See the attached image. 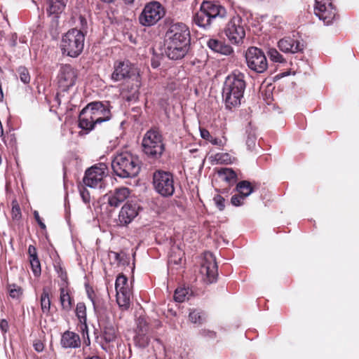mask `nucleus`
<instances>
[{
	"label": "nucleus",
	"instance_id": "f257e3e1",
	"mask_svg": "<svg viewBox=\"0 0 359 359\" xmlns=\"http://www.w3.org/2000/svg\"><path fill=\"white\" fill-rule=\"evenodd\" d=\"M111 116V113L108 102H91L80 112L79 126L88 133L95 128L96 125L109 121Z\"/></svg>",
	"mask_w": 359,
	"mask_h": 359
},
{
	"label": "nucleus",
	"instance_id": "f03ea898",
	"mask_svg": "<svg viewBox=\"0 0 359 359\" xmlns=\"http://www.w3.org/2000/svg\"><path fill=\"white\" fill-rule=\"evenodd\" d=\"M245 75L240 72H233L228 76L222 89V97L226 107L229 109L241 105V99L245 88Z\"/></svg>",
	"mask_w": 359,
	"mask_h": 359
},
{
	"label": "nucleus",
	"instance_id": "7ed1b4c3",
	"mask_svg": "<svg viewBox=\"0 0 359 359\" xmlns=\"http://www.w3.org/2000/svg\"><path fill=\"white\" fill-rule=\"evenodd\" d=\"M111 168L121 178L134 177L140 172V161L137 156L130 151H118L112 158Z\"/></svg>",
	"mask_w": 359,
	"mask_h": 359
},
{
	"label": "nucleus",
	"instance_id": "20e7f679",
	"mask_svg": "<svg viewBox=\"0 0 359 359\" xmlns=\"http://www.w3.org/2000/svg\"><path fill=\"white\" fill-rule=\"evenodd\" d=\"M85 34L77 29H71L65 33L60 42L63 55L76 57L81 55L84 48Z\"/></svg>",
	"mask_w": 359,
	"mask_h": 359
},
{
	"label": "nucleus",
	"instance_id": "39448f33",
	"mask_svg": "<svg viewBox=\"0 0 359 359\" xmlns=\"http://www.w3.org/2000/svg\"><path fill=\"white\" fill-rule=\"evenodd\" d=\"M142 151L148 158L156 160L165 151L163 137L157 128H151L144 134L142 142Z\"/></svg>",
	"mask_w": 359,
	"mask_h": 359
},
{
	"label": "nucleus",
	"instance_id": "423d86ee",
	"mask_svg": "<svg viewBox=\"0 0 359 359\" xmlns=\"http://www.w3.org/2000/svg\"><path fill=\"white\" fill-rule=\"evenodd\" d=\"M165 14L164 7L158 1L147 4L139 15L140 23L145 27L156 25Z\"/></svg>",
	"mask_w": 359,
	"mask_h": 359
},
{
	"label": "nucleus",
	"instance_id": "0eeeda50",
	"mask_svg": "<svg viewBox=\"0 0 359 359\" xmlns=\"http://www.w3.org/2000/svg\"><path fill=\"white\" fill-rule=\"evenodd\" d=\"M153 184L156 191L162 196H171L175 192L174 177L170 172L156 171L153 175Z\"/></svg>",
	"mask_w": 359,
	"mask_h": 359
},
{
	"label": "nucleus",
	"instance_id": "6e6552de",
	"mask_svg": "<svg viewBox=\"0 0 359 359\" xmlns=\"http://www.w3.org/2000/svg\"><path fill=\"white\" fill-rule=\"evenodd\" d=\"M224 34L233 44H241L245 36L243 20L239 15H233L226 25Z\"/></svg>",
	"mask_w": 359,
	"mask_h": 359
},
{
	"label": "nucleus",
	"instance_id": "1a4fd4ad",
	"mask_svg": "<svg viewBox=\"0 0 359 359\" xmlns=\"http://www.w3.org/2000/svg\"><path fill=\"white\" fill-rule=\"evenodd\" d=\"M248 67L256 73H263L268 68V62L263 50L257 47H250L245 53Z\"/></svg>",
	"mask_w": 359,
	"mask_h": 359
},
{
	"label": "nucleus",
	"instance_id": "9d476101",
	"mask_svg": "<svg viewBox=\"0 0 359 359\" xmlns=\"http://www.w3.org/2000/svg\"><path fill=\"white\" fill-rule=\"evenodd\" d=\"M314 13L325 25L331 24L339 18L332 0H316Z\"/></svg>",
	"mask_w": 359,
	"mask_h": 359
},
{
	"label": "nucleus",
	"instance_id": "9b49d317",
	"mask_svg": "<svg viewBox=\"0 0 359 359\" xmlns=\"http://www.w3.org/2000/svg\"><path fill=\"white\" fill-rule=\"evenodd\" d=\"M111 79L117 82L130 79L137 74L135 66L128 60H118L114 62Z\"/></svg>",
	"mask_w": 359,
	"mask_h": 359
},
{
	"label": "nucleus",
	"instance_id": "f8f14e48",
	"mask_svg": "<svg viewBox=\"0 0 359 359\" xmlns=\"http://www.w3.org/2000/svg\"><path fill=\"white\" fill-rule=\"evenodd\" d=\"M189 27L183 22L171 24L165 34L164 41H190Z\"/></svg>",
	"mask_w": 359,
	"mask_h": 359
},
{
	"label": "nucleus",
	"instance_id": "ddd939ff",
	"mask_svg": "<svg viewBox=\"0 0 359 359\" xmlns=\"http://www.w3.org/2000/svg\"><path fill=\"white\" fill-rule=\"evenodd\" d=\"M77 70L72 65L66 64L60 67L57 79L59 88L66 92L75 85L77 79Z\"/></svg>",
	"mask_w": 359,
	"mask_h": 359
},
{
	"label": "nucleus",
	"instance_id": "4468645a",
	"mask_svg": "<svg viewBox=\"0 0 359 359\" xmlns=\"http://www.w3.org/2000/svg\"><path fill=\"white\" fill-rule=\"evenodd\" d=\"M106 168V166L103 164L94 165L88 168L86 171L83 179L84 184L90 188H101L102 180L105 176Z\"/></svg>",
	"mask_w": 359,
	"mask_h": 359
},
{
	"label": "nucleus",
	"instance_id": "2eb2a0df",
	"mask_svg": "<svg viewBox=\"0 0 359 359\" xmlns=\"http://www.w3.org/2000/svg\"><path fill=\"white\" fill-rule=\"evenodd\" d=\"M165 52L170 60H181L187 54L190 41H164Z\"/></svg>",
	"mask_w": 359,
	"mask_h": 359
},
{
	"label": "nucleus",
	"instance_id": "dca6fc26",
	"mask_svg": "<svg viewBox=\"0 0 359 359\" xmlns=\"http://www.w3.org/2000/svg\"><path fill=\"white\" fill-rule=\"evenodd\" d=\"M140 206L132 202L125 203L119 211L115 222L118 226H127L138 215Z\"/></svg>",
	"mask_w": 359,
	"mask_h": 359
},
{
	"label": "nucleus",
	"instance_id": "f3484780",
	"mask_svg": "<svg viewBox=\"0 0 359 359\" xmlns=\"http://www.w3.org/2000/svg\"><path fill=\"white\" fill-rule=\"evenodd\" d=\"M200 273L203 276V280L208 284L217 280L218 276L217 264L212 254L205 257L201 266Z\"/></svg>",
	"mask_w": 359,
	"mask_h": 359
},
{
	"label": "nucleus",
	"instance_id": "a211bd4d",
	"mask_svg": "<svg viewBox=\"0 0 359 359\" xmlns=\"http://www.w3.org/2000/svg\"><path fill=\"white\" fill-rule=\"evenodd\" d=\"M201 5L212 21L217 18L224 19L227 17L226 9L219 2L203 1Z\"/></svg>",
	"mask_w": 359,
	"mask_h": 359
},
{
	"label": "nucleus",
	"instance_id": "6ab92c4d",
	"mask_svg": "<svg viewBox=\"0 0 359 359\" xmlns=\"http://www.w3.org/2000/svg\"><path fill=\"white\" fill-rule=\"evenodd\" d=\"M130 194V189L127 187L116 188L106 195L107 203L110 207L117 208L129 197Z\"/></svg>",
	"mask_w": 359,
	"mask_h": 359
},
{
	"label": "nucleus",
	"instance_id": "aec40b11",
	"mask_svg": "<svg viewBox=\"0 0 359 359\" xmlns=\"http://www.w3.org/2000/svg\"><path fill=\"white\" fill-rule=\"evenodd\" d=\"M278 46L282 52L285 53H296L303 50V45L298 40L290 36L279 40Z\"/></svg>",
	"mask_w": 359,
	"mask_h": 359
},
{
	"label": "nucleus",
	"instance_id": "412c9836",
	"mask_svg": "<svg viewBox=\"0 0 359 359\" xmlns=\"http://www.w3.org/2000/svg\"><path fill=\"white\" fill-rule=\"evenodd\" d=\"M60 344L64 348H76L81 346V339L78 334L67 330L62 334Z\"/></svg>",
	"mask_w": 359,
	"mask_h": 359
},
{
	"label": "nucleus",
	"instance_id": "4be33fe9",
	"mask_svg": "<svg viewBox=\"0 0 359 359\" xmlns=\"http://www.w3.org/2000/svg\"><path fill=\"white\" fill-rule=\"evenodd\" d=\"M207 46L214 52L219 53L222 55H230L233 53V48L230 45L218 39H209L207 42Z\"/></svg>",
	"mask_w": 359,
	"mask_h": 359
},
{
	"label": "nucleus",
	"instance_id": "5701e85b",
	"mask_svg": "<svg viewBox=\"0 0 359 359\" xmlns=\"http://www.w3.org/2000/svg\"><path fill=\"white\" fill-rule=\"evenodd\" d=\"M51 297L52 292L51 289L48 287H44L42 290V292L40 295L39 301L41 305V309L43 314L46 316L52 315L50 311L51 309Z\"/></svg>",
	"mask_w": 359,
	"mask_h": 359
},
{
	"label": "nucleus",
	"instance_id": "b1692460",
	"mask_svg": "<svg viewBox=\"0 0 359 359\" xmlns=\"http://www.w3.org/2000/svg\"><path fill=\"white\" fill-rule=\"evenodd\" d=\"M192 21L198 27L208 29L212 23V20L201 5L199 11L194 14Z\"/></svg>",
	"mask_w": 359,
	"mask_h": 359
},
{
	"label": "nucleus",
	"instance_id": "393cba45",
	"mask_svg": "<svg viewBox=\"0 0 359 359\" xmlns=\"http://www.w3.org/2000/svg\"><path fill=\"white\" fill-rule=\"evenodd\" d=\"M60 302L62 310L67 312L72 310L74 300L70 294L69 289L67 286L60 288Z\"/></svg>",
	"mask_w": 359,
	"mask_h": 359
},
{
	"label": "nucleus",
	"instance_id": "a878e982",
	"mask_svg": "<svg viewBox=\"0 0 359 359\" xmlns=\"http://www.w3.org/2000/svg\"><path fill=\"white\" fill-rule=\"evenodd\" d=\"M132 296L131 288L116 292L117 304L123 310H127L130 307Z\"/></svg>",
	"mask_w": 359,
	"mask_h": 359
},
{
	"label": "nucleus",
	"instance_id": "bb28decb",
	"mask_svg": "<svg viewBox=\"0 0 359 359\" xmlns=\"http://www.w3.org/2000/svg\"><path fill=\"white\" fill-rule=\"evenodd\" d=\"M67 0H47V13L50 15H58L61 13L66 6Z\"/></svg>",
	"mask_w": 359,
	"mask_h": 359
},
{
	"label": "nucleus",
	"instance_id": "cd10ccee",
	"mask_svg": "<svg viewBox=\"0 0 359 359\" xmlns=\"http://www.w3.org/2000/svg\"><path fill=\"white\" fill-rule=\"evenodd\" d=\"M75 313L79 320L82 332L84 333L85 330H86V333L88 334L86 304L83 302H78L76 306Z\"/></svg>",
	"mask_w": 359,
	"mask_h": 359
},
{
	"label": "nucleus",
	"instance_id": "c85d7f7f",
	"mask_svg": "<svg viewBox=\"0 0 359 359\" xmlns=\"http://www.w3.org/2000/svg\"><path fill=\"white\" fill-rule=\"evenodd\" d=\"M217 175L229 186L233 185L237 180V174L232 168H222L217 170Z\"/></svg>",
	"mask_w": 359,
	"mask_h": 359
},
{
	"label": "nucleus",
	"instance_id": "c756f323",
	"mask_svg": "<svg viewBox=\"0 0 359 359\" xmlns=\"http://www.w3.org/2000/svg\"><path fill=\"white\" fill-rule=\"evenodd\" d=\"M255 189V183L250 182L248 180H242L237 183L235 191L247 198Z\"/></svg>",
	"mask_w": 359,
	"mask_h": 359
},
{
	"label": "nucleus",
	"instance_id": "7c9ffc66",
	"mask_svg": "<svg viewBox=\"0 0 359 359\" xmlns=\"http://www.w3.org/2000/svg\"><path fill=\"white\" fill-rule=\"evenodd\" d=\"M201 136L203 139L210 142L212 144L223 147L224 142L221 139L214 137L210 133V132L205 128H200Z\"/></svg>",
	"mask_w": 359,
	"mask_h": 359
},
{
	"label": "nucleus",
	"instance_id": "2f4dec72",
	"mask_svg": "<svg viewBox=\"0 0 359 359\" xmlns=\"http://www.w3.org/2000/svg\"><path fill=\"white\" fill-rule=\"evenodd\" d=\"M189 318L192 323L200 325L205 320V313L201 310L193 309L189 312Z\"/></svg>",
	"mask_w": 359,
	"mask_h": 359
},
{
	"label": "nucleus",
	"instance_id": "473e14b6",
	"mask_svg": "<svg viewBox=\"0 0 359 359\" xmlns=\"http://www.w3.org/2000/svg\"><path fill=\"white\" fill-rule=\"evenodd\" d=\"M7 289L10 297L13 299H18L22 295V288L15 283H8Z\"/></svg>",
	"mask_w": 359,
	"mask_h": 359
},
{
	"label": "nucleus",
	"instance_id": "72a5a7b5",
	"mask_svg": "<svg viewBox=\"0 0 359 359\" xmlns=\"http://www.w3.org/2000/svg\"><path fill=\"white\" fill-rule=\"evenodd\" d=\"M146 332H136L134 337V341L137 346L140 348H145L149 345V338Z\"/></svg>",
	"mask_w": 359,
	"mask_h": 359
},
{
	"label": "nucleus",
	"instance_id": "f704fd0d",
	"mask_svg": "<svg viewBox=\"0 0 359 359\" xmlns=\"http://www.w3.org/2000/svg\"><path fill=\"white\" fill-rule=\"evenodd\" d=\"M130 288L128 285V278L123 273L119 274L116 279L115 289L116 291H121Z\"/></svg>",
	"mask_w": 359,
	"mask_h": 359
},
{
	"label": "nucleus",
	"instance_id": "c9c22d12",
	"mask_svg": "<svg viewBox=\"0 0 359 359\" xmlns=\"http://www.w3.org/2000/svg\"><path fill=\"white\" fill-rule=\"evenodd\" d=\"M189 287H177L174 294V299L178 302H183L187 299L189 294Z\"/></svg>",
	"mask_w": 359,
	"mask_h": 359
},
{
	"label": "nucleus",
	"instance_id": "e433bc0d",
	"mask_svg": "<svg viewBox=\"0 0 359 359\" xmlns=\"http://www.w3.org/2000/svg\"><path fill=\"white\" fill-rule=\"evenodd\" d=\"M267 55L272 62L279 63L285 62V60L283 56L276 48H269L267 51Z\"/></svg>",
	"mask_w": 359,
	"mask_h": 359
},
{
	"label": "nucleus",
	"instance_id": "4c0bfd02",
	"mask_svg": "<svg viewBox=\"0 0 359 359\" xmlns=\"http://www.w3.org/2000/svg\"><path fill=\"white\" fill-rule=\"evenodd\" d=\"M116 338V330L112 326L105 327L103 331V339L107 343L114 341Z\"/></svg>",
	"mask_w": 359,
	"mask_h": 359
},
{
	"label": "nucleus",
	"instance_id": "58836bf2",
	"mask_svg": "<svg viewBox=\"0 0 359 359\" xmlns=\"http://www.w3.org/2000/svg\"><path fill=\"white\" fill-rule=\"evenodd\" d=\"M54 268L57 273L58 277L61 279L63 283H67L68 276L66 270L62 266L60 262H56L54 264Z\"/></svg>",
	"mask_w": 359,
	"mask_h": 359
},
{
	"label": "nucleus",
	"instance_id": "ea45409f",
	"mask_svg": "<svg viewBox=\"0 0 359 359\" xmlns=\"http://www.w3.org/2000/svg\"><path fill=\"white\" fill-rule=\"evenodd\" d=\"M149 326L148 323L145 318L140 317L137 320L136 332H146L148 333Z\"/></svg>",
	"mask_w": 359,
	"mask_h": 359
},
{
	"label": "nucleus",
	"instance_id": "a19ab883",
	"mask_svg": "<svg viewBox=\"0 0 359 359\" xmlns=\"http://www.w3.org/2000/svg\"><path fill=\"white\" fill-rule=\"evenodd\" d=\"M11 216L13 219L20 220L22 217L20 207L16 200L12 201Z\"/></svg>",
	"mask_w": 359,
	"mask_h": 359
},
{
	"label": "nucleus",
	"instance_id": "79ce46f5",
	"mask_svg": "<svg viewBox=\"0 0 359 359\" xmlns=\"http://www.w3.org/2000/svg\"><path fill=\"white\" fill-rule=\"evenodd\" d=\"M20 74V79L24 83H29L30 81V76L28 70L25 67H20L18 70Z\"/></svg>",
	"mask_w": 359,
	"mask_h": 359
},
{
	"label": "nucleus",
	"instance_id": "37998d69",
	"mask_svg": "<svg viewBox=\"0 0 359 359\" xmlns=\"http://www.w3.org/2000/svg\"><path fill=\"white\" fill-rule=\"evenodd\" d=\"M32 271L35 276L41 274V269L39 259H34L29 260Z\"/></svg>",
	"mask_w": 359,
	"mask_h": 359
},
{
	"label": "nucleus",
	"instance_id": "c03bdc74",
	"mask_svg": "<svg viewBox=\"0 0 359 359\" xmlns=\"http://www.w3.org/2000/svg\"><path fill=\"white\" fill-rule=\"evenodd\" d=\"M245 197L238 193L232 196L231 198V203L234 206L242 205L245 200Z\"/></svg>",
	"mask_w": 359,
	"mask_h": 359
},
{
	"label": "nucleus",
	"instance_id": "a18cd8bd",
	"mask_svg": "<svg viewBox=\"0 0 359 359\" xmlns=\"http://www.w3.org/2000/svg\"><path fill=\"white\" fill-rule=\"evenodd\" d=\"M215 205L219 210H223L225 208V199L220 194L215 195L213 198Z\"/></svg>",
	"mask_w": 359,
	"mask_h": 359
},
{
	"label": "nucleus",
	"instance_id": "49530a36",
	"mask_svg": "<svg viewBox=\"0 0 359 359\" xmlns=\"http://www.w3.org/2000/svg\"><path fill=\"white\" fill-rule=\"evenodd\" d=\"M33 215H34V217L36 220V222H37V224H39L40 229L42 230V231H46V226L45 224V223L43 222V219L40 217L39 215V213L37 210H34L33 212Z\"/></svg>",
	"mask_w": 359,
	"mask_h": 359
},
{
	"label": "nucleus",
	"instance_id": "de8ad7c7",
	"mask_svg": "<svg viewBox=\"0 0 359 359\" xmlns=\"http://www.w3.org/2000/svg\"><path fill=\"white\" fill-rule=\"evenodd\" d=\"M256 139L257 137L254 133H248V137L246 140V144L250 149L255 146Z\"/></svg>",
	"mask_w": 359,
	"mask_h": 359
},
{
	"label": "nucleus",
	"instance_id": "09e8293b",
	"mask_svg": "<svg viewBox=\"0 0 359 359\" xmlns=\"http://www.w3.org/2000/svg\"><path fill=\"white\" fill-rule=\"evenodd\" d=\"M216 160L221 163H228L230 161V156L229 154H217L215 156Z\"/></svg>",
	"mask_w": 359,
	"mask_h": 359
},
{
	"label": "nucleus",
	"instance_id": "8fccbe9b",
	"mask_svg": "<svg viewBox=\"0 0 359 359\" xmlns=\"http://www.w3.org/2000/svg\"><path fill=\"white\" fill-rule=\"evenodd\" d=\"M27 253L29 256V260L39 258L37 250L36 247L32 245H29Z\"/></svg>",
	"mask_w": 359,
	"mask_h": 359
},
{
	"label": "nucleus",
	"instance_id": "3c124183",
	"mask_svg": "<svg viewBox=\"0 0 359 359\" xmlns=\"http://www.w3.org/2000/svg\"><path fill=\"white\" fill-rule=\"evenodd\" d=\"M80 194L82 198V200L85 203H89L90 201V196L88 191L84 188L82 187V189H80Z\"/></svg>",
	"mask_w": 359,
	"mask_h": 359
},
{
	"label": "nucleus",
	"instance_id": "603ef678",
	"mask_svg": "<svg viewBox=\"0 0 359 359\" xmlns=\"http://www.w3.org/2000/svg\"><path fill=\"white\" fill-rule=\"evenodd\" d=\"M86 292L88 298L91 300L93 305L95 306L96 302V294L94 290L93 289V287L88 286L86 287Z\"/></svg>",
	"mask_w": 359,
	"mask_h": 359
},
{
	"label": "nucleus",
	"instance_id": "864d4df0",
	"mask_svg": "<svg viewBox=\"0 0 359 359\" xmlns=\"http://www.w3.org/2000/svg\"><path fill=\"white\" fill-rule=\"evenodd\" d=\"M201 334L204 337L210 339L215 338L217 335L215 332L206 329L202 330L201 331Z\"/></svg>",
	"mask_w": 359,
	"mask_h": 359
},
{
	"label": "nucleus",
	"instance_id": "5fc2aeb1",
	"mask_svg": "<svg viewBox=\"0 0 359 359\" xmlns=\"http://www.w3.org/2000/svg\"><path fill=\"white\" fill-rule=\"evenodd\" d=\"M33 346H34V350L39 353L42 352L44 349V344L39 339L35 340L34 341Z\"/></svg>",
	"mask_w": 359,
	"mask_h": 359
},
{
	"label": "nucleus",
	"instance_id": "6e6d98bb",
	"mask_svg": "<svg viewBox=\"0 0 359 359\" xmlns=\"http://www.w3.org/2000/svg\"><path fill=\"white\" fill-rule=\"evenodd\" d=\"M114 256V258H115V260L117 262V264H124V255H121L120 253H118V252H112Z\"/></svg>",
	"mask_w": 359,
	"mask_h": 359
},
{
	"label": "nucleus",
	"instance_id": "4d7b16f0",
	"mask_svg": "<svg viewBox=\"0 0 359 359\" xmlns=\"http://www.w3.org/2000/svg\"><path fill=\"white\" fill-rule=\"evenodd\" d=\"M8 327V323L6 320H1L0 322V328L2 331L6 332Z\"/></svg>",
	"mask_w": 359,
	"mask_h": 359
},
{
	"label": "nucleus",
	"instance_id": "13d9d810",
	"mask_svg": "<svg viewBox=\"0 0 359 359\" xmlns=\"http://www.w3.org/2000/svg\"><path fill=\"white\" fill-rule=\"evenodd\" d=\"M159 65H160V63H159V62H158V61L155 60H153L151 61V67H152L153 68H157Z\"/></svg>",
	"mask_w": 359,
	"mask_h": 359
},
{
	"label": "nucleus",
	"instance_id": "bf43d9fd",
	"mask_svg": "<svg viewBox=\"0 0 359 359\" xmlns=\"http://www.w3.org/2000/svg\"><path fill=\"white\" fill-rule=\"evenodd\" d=\"M85 359H100V358L98 356V355H93V356H91V357H88Z\"/></svg>",
	"mask_w": 359,
	"mask_h": 359
},
{
	"label": "nucleus",
	"instance_id": "052dcab7",
	"mask_svg": "<svg viewBox=\"0 0 359 359\" xmlns=\"http://www.w3.org/2000/svg\"><path fill=\"white\" fill-rule=\"evenodd\" d=\"M84 343H85L87 346L90 345V339H89V337H87V339H85V340H84Z\"/></svg>",
	"mask_w": 359,
	"mask_h": 359
},
{
	"label": "nucleus",
	"instance_id": "680f3d73",
	"mask_svg": "<svg viewBox=\"0 0 359 359\" xmlns=\"http://www.w3.org/2000/svg\"><path fill=\"white\" fill-rule=\"evenodd\" d=\"M228 191L229 189H223L220 191V193L221 194H227L228 193Z\"/></svg>",
	"mask_w": 359,
	"mask_h": 359
},
{
	"label": "nucleus",
	"instance_id": "e2e57ef3",
	"mask_svg": "<svg viewBox=\"0 0 359 359\" xmlns=\"http://www.w3.org/2000/svg\"><path fill=\"white\" fill-rule=\"evenodd\" d=\"M101 1L106 2V3H111V2H114L115 0H101Z\"/></svg>",
	"mask_w": 359,
	"mask_h": 359
},
{
	"label": "nucleus",
	"instance_id": "0e129e2a",
	"mask_svg": "<svg viewBox=\"0 0 359 359\" xmlns=\"http://www.w3.org/2000/svg\"><path fill=\"white\" fill-rule=\"evenodd\" d=\"M125 1L127 3H133L134 0H125Z\"/></svg>",
	"mask_w": 359,
	"mask_h": 359
}]
</instances>
